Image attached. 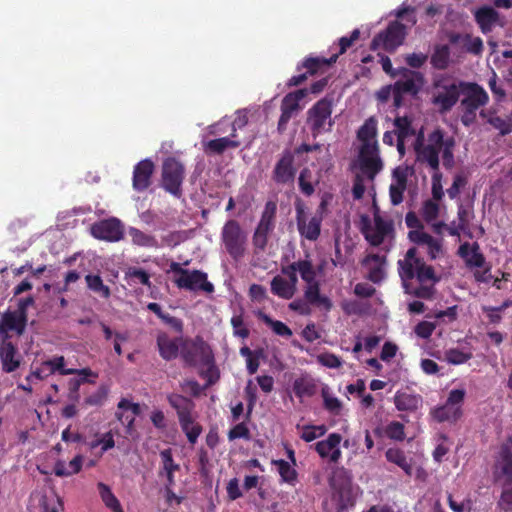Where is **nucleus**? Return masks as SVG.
Listing matches in <instances>:
<instances>
[{"label":"nucleus","instance_id":"obj_39","mask_svg":"<svg viewBox=\"0 0 512 512\" xmlns=\"http://www.w3.org/2000/svg\"><path fill=\"white\" fill-rule=\"evenodd\" d=\"M257 316L267 326H269L276 335L284 338H289L292 336V330L282 321L274 320L262 311H258Z\"/></svg>","mask_w":512,"mask_h":512},{"label":"nucleus","instance_id":"obj_5","mask_svg":"<svg viewBox=\"0 0 512 512\" xmlns=\"http://www.w3.org/2000/svg\"><path fill=\"white\" fill-rule=\"evenodd\" d=\"M403 79H398L393 85L383 86L377 93L376 98L381 103H386L393 97L394 108L406 105L407 96H416V72L403 68Z\"/></svg>","mask_w":512,"mask_h":512},{"label":"nucleus","instance_id":"obj_25","mask_svg":"<svg viewBox=\"0 0 512 512\" xmlns=\"http://www.w3.org/2000/svg\"><path fill=\"white\" fill-rule=\"evenodd\" d=\"M180 338H171L167 333L160 332L156 338L159 355L165 361H171L180 354Z\"/></svg>","mask_w":512,"mask_h":512},{"label":"nucleus","instance_id":"obj_13","mask_svg":"<svg viewBox=\"0 0 512 512\" xmlns=\"http://www.w3.org/2000/svg\"><path fill=\"white\" fill-rule=\"evenodd\" d=\"M295 210L297 230L300 236L309 241H316L321 234L322 214L319 213L308 217L301 201L295 203Z\"/></svg>","mask_w":512,"mask_h":512},{"label":"nucleus","instance_id":"obj_23","mask_svg":"<svg viewBox=\"0 0 512 512\" xmlns=\"http://www.w3.org/2000/svg\"><path fill=\"white\" fill-rule=\"evenodd\" d=\"M28 317L17 311H7L2 315L0 321V335L9 340L8 331H15L18 336L23 335L27 325Z\"/></svg>","mask_w":512,"mask_h":512},{"label":"nucleus","instance_id":"obj_62","mask_svg":"<svg viewBox=\"0 0 512 512\" xmlns=\"http://www.w3.org/2000/svg\"><path fill=\"white\" fill-rule=\"evenodd\" d=\"M126 276L144 286H151L150 275L141 268H130L126 273Z\"/></svg>","mask_w":512,"mask_h":512},{"label":"nucleus","instance_id":"obj_34","mask_svg":"<svg viewBox=\"0 0 512 512\" xmlns=\"http://www.w3.org/2000/svg\"><path fill=\"white\" fill-rule=\"evenodd\" d=\"M83 456L76 455L66 466L65 462L62 460L56 461L53 472L58 477H69L73 474H77L81 471L83 466Z\"/></svg>","mask_w":512,"mask_h":512},{"label":"nucleus","instance_id":"obj_59","mask_svg":"<svg viewBox=\"0 0 512 512\" xmlns=\"http://www.w3.org/2000/svg\"><path fill=\"white\" fill-rule=\"evenodd\" d=\"M365 179L366 175L361 171L356 173L353 179V187H352V195L355 200H360L363 198L366 187H365Z\"/></svg>","mask_w":512,"mask_h":512},{"label":"nucleus","instance_id":"obj_64","mask_svg":"<svg viewBox=\"0 0 512 512\" xmlns=\"http://www.w3.org/2000/svg\"><path fill=\"white\" fill-rule=\"evenodd\" d=\"M489 123L500 131L501 135H506L512 132V121L503 119L499 116L492 117Z\"/></svg>","mask_w":512,"mask_h":512},{"label":"nucleus","instance_id":"obj_7","mask_svg":"<svg viewBox=\"0 0 512 512\" xmlns=\"http://www.w3.org/2000/svg\"><path fill=\"white\" fill-rule=\"evenodd\" d=\"M169 271L178 275L174 283L179 289L189 291H204L206 293L214 292V285L208 281V276L201 270H188L182 268L180 263L172 261Z\"/></svg>","mask_w":512,"mask_h":512},{"label":"nucleus","instance_id":"obj_44","mask_svg":"<svg viewBox=\"0 0 512 512\" xmlns=\"http://www.w3.org/2000/svg\"><path fill=\"white\" fill-rule=\"evenodd\" d=\"M450 49L447 45L436 46L431 55L430 63L436 69H446L449 64Z\"/></svg>","mask_w":512,"mask_h":512},{"label":"nucleus","instance_id":"obj_40","mask_svg":"<svg viewBox=\"0 0 512 512\" xmlns=\"http://www.w3.org/2000/svg\"><path fill=\"white\" fill-rule=\"evenodd\" d=\"M511 447H503L500 454L499 467L502 475L505 477V483H512V439Z\"/></svg>","mask_w":512,"mask_h":512},{"label":"nucleus","instance_id":"obj_51","mask_svg":"<svg viewBox=\"0 0 512 512\" xmlns=\"http://www.w3.org/2000/svg\"><path fill=\"white\" fill-rule=\"evenodd\" d=\"M455 146V140L453 137L444 139L441 143L443 165L446 168H452L454 165L453 148Z\"/></svg>","mask_w":512,"mask_h":512},{"label":"nucleus","instance_id":"obj_29","mask_svg":"<svg viewBox=\"0 0 512 512\" xmlns=\"http://www.w3.org/2000/svg\"><path fill=\"white\" fill-rule=\"evenodd\" d=\"M474 16L476 23L484 34L492 31L499 18L498 12L489 6L480 7L475 11Z\"/></svg>","mask_w":512,"mask_h":512},{"label":"nucleus","instance_id":"obj_9","mask_svg":"<svg viewBox=\"0 0 512 512\" xmlns=\"http://www.w3.org/2000/svg\"><path fill=\"white\" fill-rule=\"evenodd\" d=\"M185 179V167L175 157H168L162 163L161 187L174 197L182 196V184Z\"/></svg>","mask_w":512,"mask_h":512},{"label":"nucleus","instance_id":"obj_16","mask_svg":"<svg viewBox=\"0 0 512 512\" xmlns=\"http://www.w3.org/2000/svg\"><path fill=\"white\" fill-rule=\"evenodd\" d=\"M308 94V89H298L293 92H289L284 96L281 102V115L278 120V131L284 132L287 128V124L293 115L300 110L299 102L305 98Z\"/></svg>","mask_w":512,"mask_h":512},{"label":"nucleus","instance_id":"obj_12","mask_svg":"<svg viewBox=\"0 0 512 512\" xmlns=\"http://www.w3.org/2000/svg\"><path fill=\"white\" fill-rule=\"evenodd\" d=\"M221 239L227 253L235 260L244 256L246 234L236 220H228L221 232Z\"/></svg>","mask_w":512,"mask_h":512},{"label":"nucleus","instance_id":"obj_36","mask_svg":"<svg viewBox=\"0 0 512 512\" xmlns=\"http://www.w3.org/2000/svg\"><path fill=\"white\" fill-rule=\"evenodd\" d=\"M295 291L296 289L293 287V284H289L286 279L279 275L271 280V292L282 299H291Z\"/></svg>","mask_w":512,"mask_h":512},{"label":"nucleus","instance_id":"obj_27","mask_svg":"<svg viewBox=\"0 0 512 512\" xmlns=\"http://www.w3.org/2000/svg\"><path fill=\"white\" fill-rule=\"evenodd\" d=\"M322 298L327 300V304H321L320 302H310L305 296L303 298H297L289 303V309L304 316L311 314V306H315L319 309L329 312L333 307V303L326 295H322Z\"/></svg>","mask_w":512,"mask_h":512},{"label":"nucleus","instance_id":"obj_45","mask_svg":"<svg viewBox=\"0 0 512 512\" xmlns=\"http://www.w3.org/2000/svg\"><path fill=\"white\" fill-rule=\"evenodd\" d=\"M87 287L94 293L99 294L101 297L107 299L111 295L110 288L103 283L99 275L88 274L85 277Z\"/></svg>","mask_w":512,"mask_h":512},{"label":"nucleus","instance_id":"obj_14","mask_svg":"<svg viewBox=\"0 0 512 512\" xmlns=\"http://www.w3.org/2000/svg\"><path fill=\"white\" fill-rule=\"evenodd\" d=\"M404 38L405 26L398 21H394L373 38L370 47L372 50L382 48L391 52L402 44Z\"/></svg>","mask_w":512,"mask_h":512},{"label":"nucleus","instance_id":"obj_1","mask_svg":"<svg viewBox=\"0 0 512 512\" xmlns=\"http://www.w3.org/2000/svg\"><path fill=\"white\" fill-rule=\"evenodd\" d=\"M360 232L371 246L380 247L385 254H388L394 246V223L392 220L383 218L376 205H374L373 223L368 215H361Z\"/></svg>","mask_w":512,"mask_h":512},{"label":"nucleus","instance_id":"obj_11","mask_svg":"<svg viewBox=\"0 0 512 512\" xmlns=\"http://www.w3.org/2000/svg\"><path fill=\"white\" fill-rule=\"evenodd\" d=\"M357 162L359 170L366 175L367 180L373 182L377 174L383 169L379 143L360 144Z\"/></svg>","mask_w":512,"mask_h":512},{"label":"nucleus","instance_id":"obj_37","mask_svg":"<svg viewBox=\"0 0 512 512\" xmlns=\"http://www.w3.org/2000/svg\"><path fill=\"white\" fill-rule=\"evenodd\" d=\"M97 488L101 500L108 509H110L112 512H124L119 500L113 494L111 488L107 484L99 482L97 484Z\"/></svg>","mask_w":512,"mask_h":512},{"label":"nucleus","instance_id":"obj_30","mask_svg":"<svg viewBox=\"0 0 512 512\" xmlns=\"http://www.w3.org/2000/svg\"><path fill=\"white\" fill-rule=\"evenodd\" d=\"M431 414L438 422L456 423L462 416V407L452 406L445 402L444 405L433 409Z\"/></svg>","mask_w":512,"mask_h":512},{"label":"nucleus","instance_id":"obj_20","mask_svg":"<svg viewBox=\"0 0 512 512\" xmlns=\"http://www.w3.org/2000/svg\"><path fill=\"white\" fill-rule=\"evenodd\" d=\"M296 175V168L294 167V155L286 150L281 155L280 159L275 164L272 172V179L277 184L293 183Z\"/></svg>","mask_w":512,"mask_h":512},{"label":"nucleus","instance_id":"obj_47","mask_svg":"<svg viewBox=\"0 0 512 512\" xmlns=\"http://www.w3.org/2000/svg\"><path fill=\"white\" fill-rule=\"evenodd\" d=\"M394 125L396 127L397 138L408 139L413 136L416 132L414 128L411 127V120L406 117H396L394 120Z\"/></svg>","mask_w":512,"mask_h":512},{"label":"nucleus","instance_id":"obj_19","mask_svg":"<svg viewBox=\"0 0 512 512\" xmlns=\"http://www.w3.org/2000/svg\"><path fill=\"white\" fill-rule=\"evenodd\" d=\"M461 94L464 98L461 100L463 110L477 111L480 107L485 106L489 101L487 92L477 83L465 82Z\"/></svg>","mask_w":512,"mask_h":512},{"label":"nucleus","instance_id":"obj_4","mask_svg":"<svg viewBox=\"0 0 512 512\" xmlns=\"http://www.w3.org/2000/svg\"><path fill=\"white\" fill-rule=\"evenodd\" d=\"M465 81H458L449 76L441 75L433 81L432 103L440 113L449 112L458 102Z\"/></svg>","mask_w":512,"mask_h":512},{"label":"nucleus","instance_id":"obj_53","mask_svg":"<svg viewBox=\"0 0 512 512\" xmlns=\"http://www.w3.org/2000/svg\"><path fill=\"white\" fill-rule=\"evenodd\" d=\"M472 358L471 353L463 352L457 348L449 349L445 352V359L453 365H460Z\"/></svg>","mask_w":512,"mask_h":512},{"label":"nucleus","instance_id":"obj_6","mask_svg":"<svg viewBox=\"0 0 512 512\" xmlns=\"http://www.w3.org/2000/svg\"><path fill=\"white\" fill-rule=\"evenodd\" d=\"M180 347V357L185 366L209 365L212 367L213 351L201 336L180 338Z\"/></svg>","mask_w":512,"mask_h":512},{"label":"nucleus","instance_id":"obj_61","mask_svg":"<svg viewBox=\"0 0 512 512\" xmlns=\"http://www.w3.org/2000/svg\"><path fill=\"white\" fill-rule=\"evenodd\" d=\"M264 358V349H255V354L246 360V369L249 375H254L258 371L260 360Z\"/></svg>","mask_w":512,"mask_h":512},{"label":"nucleus","instance_id":"obj_24","mask_svg":"<svg viewBox=\"0 0 512 512\" xmlns=\"http://www.w3.org/2000/svg\"><path fill=\"white\" fill-rule=\"evenodd\" d=\"M0 359L2 370L5 373H12L20 367V357L18 356V349L10 340L2 338L0 346Z\"/></svg>","mask_w":512,"mask_h":512},{"label":"nucleus","instance_id":"obj_57","mask_svg":"<svg viewBox=\"0 0 512 512\" xmlns=\"http://www.w3.org/2000/svg\"><path fill=\"white\" fill-rule=\"evenodd\" d=\"M310 178L311 171L308 168L302 169L299 175L298 183L301 192L306 196H311L315 191L313 184L309 180Z\"/></svg>","mask_w":512,"mask_h":512},{"label":"nucleus","instance_id":"obj_46","mask_svg":"<svg viewBox=\"0 0 512 512\" xmlns=\"http://www.w3.org/2000/svg\"><path fill=\"white\" fill-rule=\"evenodd\" d=\"M386 458L389 462L402 468L408 475L412 473V467L408 463L404 452L398 448H390L386 451Z\"/></svg>","mask_w":512,"mask_h":512},{"label":"nucleus","instance_id":"obj_42","mask_svg":"<svg viewBox=\"0 0 512 512\" xmlns=\"http://www.w3.org/2000/svg\"><path fill=\"white\" fill-rule=\"evenodd\" d=\"M129 235L131 237L133 244L135 245L149 248L158 247V241L155 238V236L144 233L138 228L130 227Z\"/></svg>","mask_w":512,"mask_h":512},{"label":"nucleus","instance_id":"obj_43","mask_svg":"<svg viewBox=\"0 0 512 512\" xmlns=\"http://www.w3.org/2000/svg\"><path fill=\"white\" fill-rule=\"evenodd\" d=\"M341 440H342V437H341L340 434H338V433H331V434H329L327 439L319 441L316 444V448L315 449H316L317 453L322 458H326V457H328L331 454V452H332V450L334 448L339 446Z\"/></svg>","mask_w":512,"mask_h":512},{"label":"nucleus","instance_id":"obj_38","mask_svg":"<svg viewBox=\"0 0 512 512\" xmlns=\"http://www.w3.org/2000/svg\"><path fill=\"white\" fill-rule=\"evenodd\" d=\"M272 465L278 469L281 480L289 485L294 486L297 482L298 473L295 468L283 459L272 460Z\"/></svg>","mask_w":512,"mask_h":512},{"label":"nucleus","instance_id":"obj_48","mask_svg":"<svg viewBox=\"0 0 512 512\" xmlns=\"http://www.w3.org/2000/svg\"><path fill=\"white\" fill-rule=\"evenodd\" d=\"M321 396L323 398L324 408L334 415H339L342 409V403L338 398L330 395L329 388L327 386L322 388Z\"/></svg>","mask_w":512,"mask_h":512},{"label":"nucleus","instance_id":"obj_3","mask_svg":"<svg viewBox=\"0 0 512 512\" xmlns=\"http://www.w3.org/2000/svg\"><path fill=\"white\" fill-rule=\"evenodd\" d=\"M168 403L176 410L180 427L186 435L190 444H195L202 433V426L195 421L192 412L195 408L194 402L180 394L167 396Z\"/></svg>","mask_w":512,"mask_h":512},{"label":"nucleus","instance_id":"obj_2","mask_svg":"<svg viewBox=\"0 0 512 512\" xmlns=\"http://www.w3.org/2000/svg\"><path fill=\"white\" fill-rule=\"evenodd\" d=\"M324 269V265H319L315 268L312 261L308 258L298 260L287 266L281 268V273L288 277L289 284H293L296 289L298 283L297 272H299L301 279L306 283L304 289V296L310 302H320L321 304H327V300L322 298L320 290V282L317 280V274L321 273Z\"/></svg>","mask_w":512,"mask_h":512},{"label":"nucleus","instance_id":"obj_49","mask_svg":"<svg viewBox=\"0 0 512 512\" xmlns=\"http://www.w3.org/2000/svg\"><path fill=\"white\" fill-rule=\"evenodd\" d=\"M44 363L47 365L51 374L59 372L61 375H73L76 373V369L64 367L65 359L63 356L54 357L53 359L44 361Z\"/></svg>","mask_w":512,"mask_h":512},{"label":"nucleus","instance_id":"obj_22","mask_svg":"<svg viewBox=\"0 0 512 512\" xmlns=\"http://www.w3.org/2000/svg\"><path fill=\"white\" fill-rule=\"evenodd\" d=\"M155 165L151 159L138 162L133 169L132 186L137 192H143L151 185Z\"/></svg>","mask_w":512,"mask_h":512},{"label":"nucleus","instance_id":"obj_52","mask_svg":"<svg viewBox=\"0 0 512 512\" xmlns=\"http://www.w3.org/2000/svg\"><path fill=\"white\" fill-rule=\"evenodd\" d=\"M384 434L389 439L401 441L405 438L404 425L398 421H392L385 426Z\"/></svg>","mask_w":512,"mask_h":512},{"label":"nucleus","instance_id":"obj_58","mask_svg":"<svg viewBox=\"0 0 512 512\" xmlns=\"http://www.w3.org/2000/svg\"><path fill=\"white\" fill-rule=\"evenodd\" d=\"M162 459L164 473H174L180 469L179 464L175 463L172 456V450L170 448L164 449L160 452Z\"/></svg>","mask_w":512,"mask_h":512},{"label":"nucleus","instance_id":"obj_55","mask_svg":"<svg viewBox=\"0 0 512 512\" xmlns=\"http://www.w3.org/2000/svg\"><path fill=\"white\" fill-rule=\"evenodd\" d=\"M466 41L463 48L466 52L473 55H480L483 52V41L480 37H472L471 34H465Z\"/></svg>","mask_w":512,"mask_h":512},{"label":"nucleus","instance_id":"obj_28","mask_svg":"<svg viewBox=\"0 0 512 512\" xmlns=\"http://www.w3.org/2000/svg\"><path fill=\"white\" fill-rule=\"evenodd\" d=\"M338 59V54L332 55L330 58L324 57H306L301 64L297 66V71L306 69L308 76H313L320 72L324 67H328L335 63Z\"/></svg>","mask_w":512,"mask_h":512},{"label":"nucleus","instance_id":"obj_33","mask_svg":"<svg viewBox=\"0 0 512 512\" xmlns=\"http://www.w3.org/2000/svg\"><path fill=\"white\" fill-rule=\"evenodd\" d=\"M317 388L316 381L310 376H301L293 382V392L300 399L314 396L317 393Z\"/></svg>","mask_w":512,"mask_h":512},{"label":"nucleus","instance_id":"obj_15","mask_svg":"<svg viewBox=\"0 0 512 512\" xmlns=\"http://www.w3.org/2000/svg\"><path fill=\"white\" fill-rule=\"evenodd\" d=\"M90 232L94 238L108 242H118L124 236L121 221L114 217L93 223Z\"/></svg>","mask_w":512,"mask_h":512},{"label":"nucleus","instance_id":"obj_10","mask_svg":"<svg viewBox=\"0 0 512 512\" xmlns=\"http://www.w3.org/2000/svg\"><path fill=\"white\" fill-rule=\"evenodd\" d=\"M424 132L418 129V162L427 163L434 171H439V153L443 142V131L435 129L428 135L427 145H423Z\"/></svg>","mask_w":512,"mask_h":512},{"label":"nucleus","instance_id":"obj_41","mask_svg":"<svg viewBox=\"0 0 512 512\" xmlns=\"http://www.w3.org/2000/svg\"><path fill=\"white\" fill-rule=\"evenodd\" d=\"M397 178L396 184H391L389 188L390 199L393 205H398L403 201V193L406 189V175L403 172L395 171Z\"/></svg>","mask_w":512,"mask_h":512},{"label":"nucleus","instance_id":"obj_56","mask_svg":"<svg viewBox=\"0 0 512 512\" xmlns=\"http://www.w3.org/2000/svg\"><path fill=\"white\" fill-rule=\"evenodd\" d=\"M425 318L427 319H439L444 320V318L448 319V322H452L457 318V306L448 307L446 310H436L430 311L425 314Z\"/></svg>","mask_w":512,"mask_h":512},{"label":"nucleus","instance_id":"obj_35","mask_svg":"<svg viewBox=\"0 0 512 512\" xmlns=\"http://www.w3.org/2000/svg\"><path fill=\"white\" fill-rule=\"evenodd\" d=\"M357 139L360 144L374 143L377 140V120L374 117H369L365 120L362 126L357 131Z\"/></svg>","mask_w":512,"mask_h":512},{"label":"nucleus","instance_id":"obj_54","mask_svg":"<svg viewBox=\"0 0 512 512\" xmlns=\"http://www.w3.org/2000/svg\"><path fill=\"white\" fill-rule=\"evenodd\" d=\"M233 328V335L242 339H247L250 335V330L245 326L243 315H234L230 320Z\"/></svg>","mask_w":512,"mask_h":512},{"label":"nucleus","instance_id":"obj_18","mask_svg":"<svg viewBox=\"0 0 512 512\" xmlns=\"http://www.w3.org/2000/svg\"><path fill=\"white\" fill-rule=\"evenodd\" d=\"M440 279L432 266L418 258V298L431 299L436 292L434 286Z\"/></svg>","mask_w":512,"mask_h":512},{"label":"nucleus","instance_id":"obj_63","mask_svg":"<svg viewBox=\"0 0 512 512\" xmlns=\"http://www.w3.org/2000/svg\"><path fill=\"white\" fill-rule=\"evenodd\" d=\"M108 395L106 386H100L96 392L85 398V404L88 406L102 405Z\"/></svg>","mask_w":512,"mask_h":512},{"label":"nucleus","instance_id":"obj_50","mask_svg":"<svg viewBox=\"0 0 512 512\" xmlns=\"http://www.w3.org/2000/svg\"><path fill=\"white\" fill-rule=\"evenodd\" d=\"M277 202L268 200L265 203L264 209L261 214L260 223L269 225L273 228L276 226Z\"/></svg>","mask_w":512,"mask_h":512},{"label":"nucleus","instance_id":"obj_8","mask_svg":"<svg viewBox=\"0 0 512 512\" xmlns=\"http://www.w3.org/2000/svg\"><path fill=\"white\" fill-rule=\"evenodd\" d=\"M333 102L324 97L318 100L307 111V124L310 128L313 138L332 131L334 120L332 119Z\"/></svg>","mask_w":512,"mask_h":512},{"label":"nucleus","instance_id":"obj_60","mask_svg":"<svg viewBox=\"0 0 512 512\" xmlns=\"http://www.w3.org/2000/svg\"><path fill=\"white\" fill-rule=\"evenodd\" d=\"M447 440L448 438L444 434H439L437 437V446L433 451V458L437 463H441L449 451V446L445 444Z\"/></svg>","mask_w":512,"mask_h":512},{"label":"nucleus","instance_id":"obj_21","mask_svg":"<svg viewBox=\"0 0 512 512\" xmlns=\"http://www.w3.org/2000/svg\"><path fill=\"white\" fill-rule=\"evenodd\" d=\"M386 264L387 254L384 252L368 254L361 261V265L368 270L367 279L376 284L385 278Z\"/></svg>","mask_w":512,"mask_h":512},{"label":"nucleus","instance_id":"obj_17","mask_svg":"<svg viewBox=\"0 0 512 512\" xmlns=\"http://www.w3.org/2000/svg\"><path fill=\"white\" fill-rule=\"evenodd\" d=\"M398 273L406 293L416 295V287L411 281L416 276V245L410 247L404 258L398 260Z\"/></svg>","mask_w":512,"mask_h":512},{"label":"nucleus","instance_id":"obj_26","mask_svg":"<svg viewBox=\"0 0 512 512\" xmlns=\"http://www.w3.org/2000/svg\"><path fill=\"white\" fill-rule=\"evenodd\" d=\"M458 255L465 260L468 267H482L485 263L484 255L479 251V245L474 243L470 245L465 242L460 245Z\"/></svg>","mask_w":512,"mask_h":512},{"label":"nucleus","instance_id":"obj_31","mask_svg":"<svg viewBox=\"0 0 512 512\" xmlns=\"http://www.w3.org/2000/svg\"><path fill=\"white\" fill-rule=\"evenodd\" d=\"M241 145L240 141L235 140L234 138L229 137H221L209 140L204 143V151L207 154H217L221 155L228 148H238Z\"/></svg>","mask_w":512,"mask_h":512},{"label":"nucleus","instance_id":"obj_32","mask_svg":"<svg viewBox=\"0 0 512 512\" xmlns=\"http://www.w3.org/2000/svg\"><path fill=\"white\" fill-rule=\"evenodd\" d=\"M422 230L423 225L418 221V245H427V253L430 259H437L442 254L440 241Z\"/></svg>","mask_w":512,"mask_h":512}]
</instances>
